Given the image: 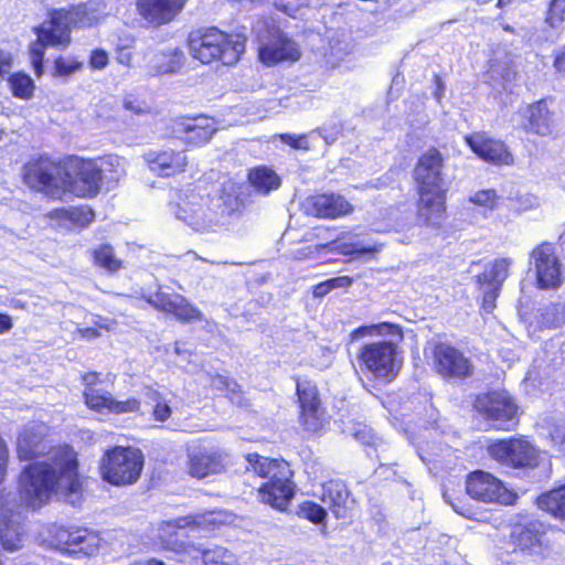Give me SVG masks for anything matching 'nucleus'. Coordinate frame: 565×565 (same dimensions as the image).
<instances>
[{
    "label": "nucleus",
    "instance_id": "58836bf2",
    "mask_svg": "<svg viewBox=\"0 0 565 565\" xmlns=\"http://www.w3.org/2000/svg\"><path fill=\"white\" fill-rule=\"evenodd\" d=\"M81 529H66L58 526L52 535L53 546L67 554H76L77 541L82 537Z\"/></svg>",
    "mask_w": 565,
    "mask_h": 565
},
{
    "label": "nucleus",
    "instance_id": "393cba45",
    "mask_svg": "<svg viewBox=\"0 0 565 565\" xmlns=\"http://www.w3.org/2000/svg\"><path fill=\"white\" fill-rule=\"evenodd\" d=\"M49 427L42 422H31L19 433L17 451L21 460H30L42 455L46 449L44 437Z\"/></svg>",
    "mask_w": 565,
    "mask_h": 565
},
{
    "label": "nucleus",
    "instance_id": "37998d69",
    "mask_svg": "<svg viewBox=\"0 0 565 565\" xmlns=\"http://www.w3.org/2000/svg\"><path fill=\"white\" fill-rule=\"evenodd\" d=\"M79 534L82 537L77 541L76 554L83 553L84 555L90 556L98 552L102 540L96 532L81 529Z\"/></svg>",
    "mask_w": 565,
    "mask_h": 565
},
{
    "label": "nucleus",
    "instance_id": "0eeeda50",
    "mask_svg": "<svg viewBox=\"0 0 565 565\" xmlns=\"http://www.w3.org/2000/svg\"><path fill=\"white\" fill-rule=\"evenodd\" d=\"M63 193L77 196H94L100 189V175L97 161L70 157L63 162Z\"/></svg>",
    "mask_w": 565,
    "mask_h": 565
},
{
    "label": "nucleus",
    "instance_id": "0e129e2a",
    "mask_svg": "<svg viewBox=\"0 0 565 565\" xmlns=\"http://www.w3.org/2000/svg\"><path fill=\"white\" fill-rule=\"evenodd\" d=\"M12 57L11 54L0 50V77L10 73Z\"/></svg>",
    "mask_w": 565,
    "mask_h": 565
},
{
    "label": "nucleus",
    "instance_id": "f03ea898",
    "mask_svg": "<svg viewBox=\"0 0 565 565\" xmlns=\"http://www.w3.org/2000/svg\"><path fill=\"white\" fill-rule=\"evenodd\" d=\"M102 12L94 1L72 7L70 10H55L50 20L36 29L38 42L31 46V61L38 75L41 74L45 46H67L72 28H88L97 23Z\"/></svg>",
    "mask_w": 565,
    "mask_h": 565
},
{
    "label": "nucleus",
    "instance_id": "72a5a7b5",
    "mask_svg": "<svg viewBox=\"0 0 565 565\" xmlns=\"http://www.w3.org/2000/svg\"><path fill=\"white\" fill-rule=\"evenodd\" d=\"M540 525L530 523L524 526H516L512 534L515 548L521 551H533L541 545Z\"/></svg>",
    "mask_w": 565,
    "mask_h": 565
},
{
    "label": "nucleus",
    "instance_id": "1a4fd4ad",
    "mask_svg": "<svg viewBox=\"0 0 565 565\" xmlns=\"http://www.w3.org/2000/svg\"><path fill=\"white\" fill-rule=\"evenodd\" d=\"M489 456L508 468H534L539 450L524 437L499 439L488 446Z\"/></svg>",
    "mask_w": 565,
    "mask_h": 565
},
{
    "label": "nucleus",
    "instance_id": "9d476101",
    "mask_svg": "<svg viewBox=\"0 0 565 565\" xmlns=\"http://www.w3.org/2000/svg\"><path fill=\"white\" fill-rule=\"evenodd\" d=\"M24 182L32 189L44 192L52 198L63 194V163L58 164L47 157L29 161L24 168Z\"/></svg>",
    "mask_w": 565,
    "mask_h": 565
},
{
    "label": "nucleus",
    "instance_id": "4d7b16f0",
    "mask_svg": "<svg viewBox=\"0 0 565 565\" xmlns=\"http://www.w3.org/2000/svg\"><path fill=\"white\" fill-rule=\"evenodd\" d=\"M124 108L135 115L147 114L150 109L145 102L139 100L132 95H127L124 98Z\"/></svg>",
    "mask_w": 565,
    "mask_h": 565
},
{
    "label": "nucleus",
    "instance_id": "680f3d73",
    "mask_svg": "<svg viewBox=\"0 0 565 565\" xmlns=\"http://www.w3.org/2000/svg\"><path fill=\"white\" fill-rule=\"evenodd\" d=\"M444 498L458 514L466 518H471L473 515L471 507L468 503L463 502V500L457 498L455 501H450L446 493L444 494Z\"/></svg>",
    "mask_w": 565,
    "mask_h": 565
},
{
    "label": "nucleus",
    "instance_id": "052dcab7",
    "mask_svg": "<svg viewBox=\"0 0 565 565\" xmlns=\"http://www.w3.org/2000/svg\"><path fill=\"white\" fill-rule=\"evenodd\" d=\"M108 64V54L106 51L97 49L90 54L89 65L94 70H103Z\"/></svg>",
    "mask_w": 565,
    "mask_h": 565
},
{
    "label": "nucleus",
    "instance_id": "473e14b6",
    "mask_svg": "<svg viewBox=\"0 0 565 565\" xmlns=\"http://www.w3.org/2000/svg\"><path fill=\"white\" fill-rule=\"evenodd\" d=\"M513 264L512 258H498L489 269L477 276L480 286H497L501 287L503 281L509 276V268Z\"/></svg>",
    "mask_w": 565,
    "mask_h": 565
},
{
    "label": "nucleus",
    "instance_id": "09e8293b",
    "mask_svg": "<svg viewBox=\"0 0 565 565\" xmlns=\"http://www.w3.org/2000/svg\"><path fill=\"white\" fill-rule=\"evenodd\" d=\"M565 0H552L550 4L546 23L553 29H559L564 21Z\"/></svg>",
    "mask_w": 565,
    "mask_h": 565
},
{
    "label": "nucleus",
    "instance_id": "4c0bfd02",
    "mask_svg": "<svg viewBox=\"0 0 565 565\" xmlns=\"http://www.w3.org/2000/svg\"><path fill=\"white\" fill-rule=\"evenodd\" d=\"M201 557L205 565H238L236 556L222 546L205 550L200 546V552H193L191 558Z\"/></svg>",
    "mask_w": 565,
    "mask_h": 565
},
{
    "label": "nucleus",
    "instance_id": "603ef678",
    "mask_svg": "<svg viewBox=\"0 0 565 565\" xmlns=\"http://www.w3.org/2000/svg\"><path fill=\"white\" fill-rule=\"evenodd\" d=\"M353 51L351 42L345 40H332L330 42V56L334 57L337 62L341 61Z\"/></svg>",
    "mask_w": 565,
    "mask_h": 565
},
{
    "label": "nucleus",
    "instance_id": "b1692460",
    "mask_svg": "<svg viewBox=\"0 0 565 565\" xmlns=\"http://www.w3.org/2000/svg\"><path fill=\"white\" fill-rule=\"evenodd\" d=\"M143 159L153 173L159 177H172L184 171L188 164L186 154L173 149L150 150Z\"/></svg>",
    "mask_w": 565,
    "mask_h": 565
},
{
    "label": "nucleus",
    "instance_id": "dca6fc26",
    "mask_svg": "<svg viewBox=\"0 0 565 565\" xmlns=\"http://www.w3.org/2000/svg\"><path fill=\"white\" fill-rule=\"evenodd\" d=\"M475 407L488 419L495 422L498 429H510L514 425L518 406L507 392H491L479 396Z\"/></svg>",
    "mask_w": 565,
    "mask_h": 565
},
{
    "label": "nucleus",
    "instance_id": "c85d7f7f",
    "mask_svg": "<svg viewBox=\"0 0 565 565\" xmlns=\"http://www.w3.org/2000/svg\"><path fill=\"white\" fill-rule=\"evenodd\" d=\"M523 127L526 131L548 136L553 131L554 120L544 100L526 106L522 111Z\"/></svg>",
    "mask_w": 565,
    "mask_h": 565
},
{
    "label": "nucleus",
    "instance_id": "a19ab883",
    "mask_svg": "<svg viewBox=\"0 0 565 565\" xmlns=\"http://www.w3.org/2000/svg\"><path fill=\"white\" fill-rule=\"evenodd\" d=\"M12 94L15 97L28 99L33 94L34 84L30 76L23 73L12 74L9 78Z\"/></svg>",
    "mask_w": 565,
    "mask_h": 565
},
{
    "label": "nucleus",
    "instance_id": "8fccbe9b",
    "mask_svg": "<svg viewBox=\"0 0 565 565\" xmlns=\"http://www.w3.org/2000/svg\"><path fill=\"white\" fill-rule=\"evenodd\" d=\"M354 438L363 445L377 447L381 439L377 438L373 429L366 425H356L353 431Z\"/></svg>",
    "mask_w": 565,
    "mask_h": 565
},
{
    "label": "nucleus",
    "instance_id": "423d86ee",
    "mask_svg": "<svg viewBox=\"0 0 565 565\" xmlns=\"http://www.w3.org/2000/svg\"><path fill=\"white\" fill-rule=\"evenodd\" d=\"M143 468V455L134 447H115L102 458L103 479L114 486L135 483Z\"/></svg>",
    "mask_w": 565,
    "mask_h": 565
},
{
    "label": "nucleus",
    "instance_id": "6e6d98bb",
    "mask_svg": "<svg viewBox=\"0 0 565 565\" xmlns=\"http://www.w3.org/2000/svg\"><path fill=\"white\" fill-rule=\"evenodd\" d=\"M280 140L297 150H308L309 142L306 135H290L282 134L279 136Z\"/></svg>",
    "mask_w": 565,
    "mask_h": 565
},
{
    "label": "nucleus",
    "instance_id": "13d9d810",
    "mask_svg": "<svg viewBox=\"0 0 565 565\" xmlns=\"http://www.w3.org/2000/svg\"><path fill=\"white\" fill-rule=\"evenodd\" d=\"M483 292L482 306L487 311L494 308V301L499 295L500 288L497 286H480Z\"/></svg>",
    "mask_w": 565,
    "mask_h": 565
},
{
    "label": "nucleus",
    "instance_id": "5fc2aeb1",
    "mask_svg": "<svg viewBox=\"0 0 565 565\" xmlns=\"http://www.w3.org/2000/svg\"><path fill=\"white\" fill-rule=\"evenodd\" d=\"M548 438L553 447L565 454V425H554L548 433Z\"/></svg>",
    "mask_w": 565,
    "mask_h": 565
},
{
    "label": "nucleus",
    "instance_id": "6ab92c4d",
    "mask_svg": "<svg viewBox=\"0 0 565 565\" xmlns=\"http://www.w3.org/2000/svg\"><path fill=\"white\" fill-rule=\"evenodd\" d=\"M297 395L301 409L300 424L308 431H318L323 425L324 411L321 406L317 386L307 381L298 382Z\"/></svg>",
    "mask_w": 565,
    "mask_h": 565
},
{
    "label": "nucleus",
    "instance_id": "2f4dec72",
    "mask_svg": "<svg viewBox=\"0 0 565 565\" xmlns=\"http://www.w3.org/2000/svg\"><path fill=\"white\" fill-rule=\"evenodd\" d=\"M97 161L100 182L117 183L126 175V161L116 154H108Z\"/></svg>",
    "mask_w": 565,
    "mask_h": 565
},
{
    "label": "nucleus",
    "instance_id": "4be33fe9",
    "mask_svg": "<svg viewBox=\"0 0 565 565\" xmlns=\"http://www.w3.org/2000/svg\"><path fill=\"white\" fill-rule=\"evenodd\" d=\"M471 150L483 161L494 166H511L514 162L513 154L507 145L498 139H492L484 134H475L466 137Z\"/></svg>",
    "mask_w": 565,
    "mask_h": 565
},
{
    "label": "nucleus",
    "instance_id": "a878e982",
    "mask_svg": "<svg viewBox=\"0 0 565 565\" xmlns=\"http://www.w3.org/2000/svg\"><path fill=\"white\" fill-rule=\"evenodd\" d=\"M308 211L323 218H337L352 213V204L341 194H316L307 201Z\"/></svg>",
    "mask_w": 565,
    "mask_h": 565
},
{
    "label": "nucleus",
    "instance_id": "c03bdc74",
    "mask_svg": "<svg viewBox=\"0 0 565 565\" xmlns=\"http://www.w3.org/2000/svg\"><path fill=\"white\" fill-rule=\"evenodd\" d=\"M58 217L67 218L74 223H78L82 226L89 224L93 221L94 213L92 210L86 207H77L73 210H55L53 212Z\"/></svg>",
    "mask_w": 565,
    "mask_h": 565
},
{
    "label": "nucleus",
    "instance_id": "f8f14e48",
    "mask_svg": "<svg viewBox=\"0 0 565 565\" xmlns=\"http://www.w3.org/2000/svg\"><path fill=\"white\" fill-rule=\"evenodd\" d=\"M530 264L536 276L537 287L541 289H557L564 281L563 266L555 254L551 243H542L530 254Z\"/></svg>",
    "mask_w": 565,
    "mask_h": 565
},
{
    "label": "nucleus",
    "instance_id": "2eb2a0df",
    "mask_svg": "<svg viewBox=\"0 0 565 565\" xmlns=\"http://www.w3.org/2000/svg\"><path fill=\"white\" fill-rule=\"evenodd\" d=\"M205 522L214 523V519L186 516L164 521L158 529V539L164 550L186 554L191 557L193 552H200V545L185 542L179 531L186 527H200Z\"/></svg>",
    "mask_w": 565,
    "mask_h": 565
},
{
    "label": "nucleus",
    "instance_id": "f704fd0d",
    "mask_svg": "<svg viewBox=\"0 0 565 565\" xmlns=\"http://www.w3.org/2000/svg\"><path fill=\"white\" fill-rule=\"evenodd\" d=\"M184 60L183 52L178 49L160 52L152 60V68L156 74L175 73L183 66Z\"/></svg>",
    "mask_w": 565,
    "mask_h": 565
},
{
    "label": "nucleus",
    "instance_id": "6e6552de",
    "mask_svg": "<svg viewBox=\"0 0 565 565\" xmlns=\"http://www.w3.org/2000/svg\"><path fill=\"white\" fill-rule=\"evenodd\" d=\"M398 347L391 341H377L365 344L359 353V361L374 377L392 381L398 373L401 360Z\"/></svg>",
    "mask_w": 565,
    "mask_h": 565
},
{
    "label": "nucleus",
    "instance_id": "4468645a",
    "mask_svg": "<svg viewBox=\"0 0 565 565\" xmlns=\"http://www.w3.org/2000/svg\"><path fill=\"white\" fill-rule=\"evenodd\" d=\"M444 159L436 149L425 152L417 161L414 169V179L418 193H447L448 182L444 173Z\"/></svg>",
    "mask_w": 565,
    "mask_h": 565
},
{
    "label": "nucleus",
    "instance_id": "7ed1b4c3",
    "mask_svg": "<svg viewBox=\"0 0 565 565\" xmlns=\"http://www.w3.org/2000/svg\"><path fill=\"white\" fill-rule=\"evenodd\" d=\"M170 211L194 231L205 232L220 224L233 209L225 205L223 196H203L191 190L178 193L177 200L170 203Z\"/></svg>",
    "mask_w": 565,
    "mask_h": 565
},
{
    "label": "nucleus",
    "instance_id": "e433bc0d",
    "mask_svg": "<svg viewBox=\"0 0 565 565\" xmlns=\"http://www.w3.org/2000/svg\"><path fill=\"white\" fill-rule=\"evenodd\" d=\"M250 184L262 193H268L271 190L278 189L280 185L279 177L266 167H258L253 169L248 174Z\"/></svg>",
    "mask_w": 565,
    "mask_h": 565
},
{
    "label": "nucleus",
    "instance_id": "f3484780",
    "mask_svg": "<svg viewBox=\"0 0 565 565\" xmlns=\"http://www.w3.org/2000/svg\"><path fill=\"white\" fill-rule=\"evenodd\" d=\"M434 369L445 379H465L472 374L473 365L465 354L446 343H438L433 353Z\"/></svg>",
    "mask_w": 565,
    "mask_h": 565
},
{
    "label": "nucleus",
    "instance_id": "864d4df0",
    "mask_svg": "<svg viewBox=\"0 0 565 565\" xmlns=\"http://www.w3.org/2000/svg\"><path fill=\"white\" fill-rule=\"evenodd\" d=\"M82 67V63L74 60L58 57L55 60V74L60 76H68L77 72Z\"/></svg>",
    "mask_w": 565,
    "mask_h": 565
},
{
    "label": "nucleus",
    "instance_id": "a18cd8bd",
    "mask_svg": "<svg viewBox=\"0 0 565 565\" xmlns=\"http://www.w3.org/2000/svg\"><path fill=\"white\" fill-rule=\"evenodd\" d=\"M352 284V279L348 276H340L335 278L328 279L323 282H320L313 288V296L316 298H321L328 295L331 290L338 288H348Z\"/></svg>",
    "mask_w": 565,
    "mask_h": 565
},
{
    "label": "nucleus",
    "instance_id": "774afa93",
    "mask_svg": "<svg viewBox=\"0 0 565 565\" xmlns=\"http://www.w3.org/2000/svg\"><path fill=\"white\" fill-rule=\"evenodd\" d=\"M554 66L558 72H565V46L562 52L556 55Z\"/></svg>",
    "mask_w": 565,
    "mask_h": 565
},
{
    "label": "nucleus",
    "instance_id": "c756f323",
    "mask_svg": "<svg viewBox=\"0 0 565 565\" xmlns=\"http://www.w3.org/2000/svg\"><path fill=\"white\" fill-rule=\"evenodd\" d=\"M321 501L338 519L348 516L349 491L345 484L338 480H330L322 484Z\"/></svg>",
    "mask_w": 565,
    "mask_h": 565
},
{
    "label": "nucleus",
    "instance_id": "aec40b11",
    "mask_svg": "<svg viewBox=\"0 0 565 565\" xmlns=\"http://www.w3.org/2000/svg\"><path fill=\"white\" fill-rule=\"evenodd\" d=\"M172 131L184 142L201 146L211 140L216 127L214 119L210 117H182L173 120Z\"/></svg>",
    "mask_w": 565,
    "mask_h": 565
},
{
    "label": "nucleus",
    "instance_id": "e2e57ef3",
    "mask_svg": "<svg viewBox=\"0 0 565 565\" xmlns=\"http://www.w3.org/2000/svg\"><path fill=\"white\" fill-rule=\"evenodd\" d=\"M349 248L345 253L347 254H372L379 250L376 246L372 245H364L362 243L352 244L351 246H348Z\"/></svg>",
    "mask_w": 565,
    "mask_h": 565
},
{
    "label": "nucleus",
    "instance_id": "338daca9",
    "mask_svg": "<svg viewBox=\"0 0 565 565\" xmlns=\"http://www.w3.org/2000/svg\"><path fill=\"white\" fill-rule=\"evenodd\" d=\"M8 449L4 440L0 438V482L3 479L7 469Z\"/></svg>",
    "mask_w": 565,
    "mask_h": 565
},
{
    "label": "nucleus",
    "instance_id": "ddd939ff",
    "mask_svg": "<svg viewBox=\"0 0 565 565\" xmlns=\"http://www.w3.org/2000/svg\"><path fill=\"white\" fill-rule=\"evenodd\" d=\"M466 491L470 498L486 503L511 504L515 499L514 493L501 480L482 470H476L468 475Z\"/></svg>",
    "mask_w": 565,
    "mask_h": 565
},
{
    "label": "nucleus",
    "instance_id": "79ce46f5",
    "mask_svg": "<svg viewBox=\"0 0 565 565\" xmlns=\"http://www.w3.org/2000/svg\"><path fill=\"white\" fill-rule=\"evenodd\" d=\"M372 334H394L398 338L402 337L401 330L397 326L384 322L380 324L360 327L351 332V339L355 340Z\"/></svg>",
    "mask_w": 565,
    "mask_h": 565
},
{
    "label": "nucleus",
    "instance_id": "20e7f679",
    "mask_svg": "<svg viewBox=\"0 0 565 565\" xmlns=\"http://www.w3.org/2000/svg\"><path fill=\"white\" fill-rule=\"evenodd\" d=\"M248 469L268 481L259 488L264 503L277 510H285L294 497L292 472L287 461L269 459L258 454L247 455Z\"/></svg>",
    "mask_w": 565,
    "mask_h": 565
},
{
    "label": "nucleus",
    "instance_id": "412c9836",
    "mask_svg": "<svg viewBox=\"0 0 565 565\" xmlns=\"http://www.w3.org/2000/svg\"><path fill=\"white\" fill-rule=\"evenodd\" d=\"M189 473L198 479L220 473L227 463V455L215 448L195 447L189 452Z\"/></svg>",
    "mask_w": 565,
    "mask_h": 565
},
{
    "label": "nucleus",
    "instance_id": "cd10ccee",
    "mask_svg": "<svg viewBox=\"0 0 565 565\" xmlns=\"http://www.w3.org/2000/svg\"><path fill=\"white\" fill-rule=\"evenodd\" d=\"M418 217L427 226L439 228L446 218L447 193H418Z\"/></svg>",
    "mask_w": 565,
    "mask_h": 565
},
{
    "label": "nucleus",
    "instance_id": "a211bd4d",
    "mask_svg": "<svg viewBox=\"0 0 565 565\" xmlns=\"http://www.w3.org/2000/svg\"><path fill=\"white\" fill-rule=\"evenodd\" d=\"M147 301L153 308L173 315L181 322L202 321L204 318L199 308L190 303L185 297L175 292L159 289L156 294L149 296Z\"/></svg>",
    "mask_w": 565,
    "mask_h": 565
},
{
    "label": "nucleus",
    "instance_id": "f257e3e1",
    "mask_svg": "<svg viewBox=\"0 0 565 565\" xmlns=\"http://www.w3.org/2000/svg\"><path fill=\"white\" fill-rule=\"evenodd\" d=\"M56 489L65 494H77L81 482L77 461L68 448L53 449L47 461H35L28 466L21 477L19 494L0 491V544L3 550H20L26 540L24 518L20 509L41 507Z\"/></svg>",
    "mask_w": 565,
    "mask_h": 565
},
{
    "label": "nucleus",
    "instance_id": "9b49d317",
    "mask_svg": "<svg viewBox=\"0 0 565 565\" xmlns=\"http://www.w3.org/2000/svg\"><path fill=\"white\" fill-rule=\"evenodd\" d=\"M264 23H258L254 29L259 42V60L270 66L282 61H297L300 57L298 45L288 39L280 30L271 28L262 33Z\"/></svg>",
    "mask_w": 565,
    "mask_h": 565
},
{
    "label": "nucleus",
    "instance_id": "3c124183",
    "mask_svg": "<svg viewBox=\"0 0 565 565\" xmlns=\"http://www.w3.org/2000/svg\"><path fill=\"white\" fill-rule=\"evenodd\" d=\"M312 0H276L275 6L290 17H296L297 12L309 4Z\"/></svg>",
    "mask_w": 565,
    "mask_h": 565
},
{
    "label": "nucleus",
    "instance_id": "5701e85b",
    "mask_svg": "<svg viewBox=\"0 0 565 565\" xmlns=\"http://www.w3.org/2000/svg\"><path fill=\"white\" fill-rule=\"evenodd\" d=\"M188 0H137L138 13L149 24L170 23L184 8Z\"/></svg>",
    "mask_w": 565,
    "mask_h": 565
},
{
    "label": "nucleus",
    "instance_id": "49530a36",
    "mask_svg": "<svg viewBox=\"0 0 565 565\" xmlns=\"http://www.w3.org/2000/svg\"><path fill=\"white\" fill-rule=\"evenodd\" d=\"M469 201L478 206L494 210L499 204L500 196L497 194L495 190L487 189L473 193L469 198Z\"/></svg>",
    "mask_w": 565,
    "mask_h": 565
},
{
    "label": "nucleus",
    "instance_id": "39448f33",
    "mask_svg": "<svg viewBox=\"0 0 565 565\" xmlns=\"http://www.w3.org/2000/svg\"><path fill=\"white\" fill-rule=\"evenodd\" d=\"M189 51L203 64L220 58L225 65H232L245 51V38L239 34L227 35L216 28L199 30L189 35Z\"/></svg>",
    "mask_w": 565,
    "mask_h": 565
},
{
    "label": "nucleus",
    "instance_id": "bb28decb",
    "mask_svg": "<svg viewBox=\"0 0 565 565\" xmlns=\"http://www.w3.org/2000/svg\"><path fill=\"white\" fill-rule=\"evenodd\" d=\"M86 405L97 412L103 413L104 411L114 414H125L137 412L140 407V402L136 398H129L127 401H116L113 398L110 393H100L94 387H86L85 392Z\"/></svg>",
    "mask_w": 565,
    "mask_h": 565
},
{
    "label": "nucleus",
    "instance_id": "c9c22d12",
    "mask_svg": "<svg viewBox=\"0 0 565 565\" xmlns=\"http://www.w3.org/2000/svg\"><path fill=\"white\" fill-rule=\"evenodd\" d=\"M536 502L540 509L556 518L565 519V486L543 493Z\"/></svg>",
    "mask_w": 565,
    "mask_h": 565
},
{
    "label": "nucleus",
    "instance_id": "69168bd1",
    "mask_svg": "<svg viewBox=\"0 0 565 565\" xmlns=\"http://www.w3.org/2000/svg\"><path fill=\"white\" fill-rule=\"evenodd\" d=\"M116 60L118 61V63H120L125 66H130L132 55H131V52H130L128 45L119 47L117 50Z\"/></svg>",
    "mask_w": 565,
    "mask_h": 565
},
{
    "label": "nucleus",
    "instance_id": "ea45409f",
    "mask_svg": "<svg viewBox=\"0 0 565 565\" xmlns=\"http://www.w3.org/2000/svg\"><path fill=\"white\" fill-rule=\"evenodd\" d=\"M94 259L98 266L110 273L119 270L122 266L121 260L116 257L114 248L108 244L94 250Z\"/></svg>",
    "mask_w": 565,
    "mask_h": 565
},
{
    "label": "nucleus",
    "instance_id": "7c9ffc66",
    "mask_svg": "<svg viewBox=\"0 0 565 565\" xmlns=\"http://www.w3.org/2000/svg\"><path fill=\"white\" fill-rule=\"evenodd\" d=\"M535 329H556L565 323V309L561 303H548L537 309L534 316Z\"/></svg>",
    "mask_w": 565,
    "mask_h": 565
},
{
    "label": "nucleus",
    "instance_id": "bf43d9fd",
    "mask_svg": "<svg viewBox=\"0 0 565 565\" xmlns=\"http://www.w3.org/2000/svg\"><path fill=\"white\" fill-rule=\"evenodd\" d=\"M171 414L172 409L167 401L153 405L152 417L154 420L163 423L170 418Z\"/></svg>",
    "mask_w": 565,
    "mask_h": 565
},
{
    "label": "nucleus",
    "instance_id": "de8ad7c7",
    "mask_svg": "<svg viewBox=\"0 0 565 565\" xmlns=\"http://www.w3.org/2000/svg\"><path fill=\"white\" fill-rule=\"evenodd\" d=\"M299 515L313 523H321L324 520L327 512L321 505L307 501L299 507Z\"/></svg>",
    "mask_w": 565,
    "mask_h": 565
}]
</instances>
